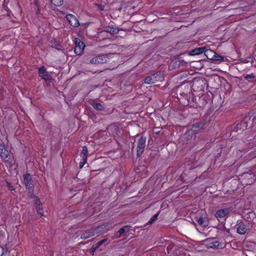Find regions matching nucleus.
Returning <instances> with one entry per match:
<instances>
[{
    "label": "nucleus",
    "mask_w": 256,
    "mask_h": 256,
    "mask_svg": "<svg viewBox=\"0 0 256 256\" xmlns=\"http://www.w3.org/2000/svg\"><path fill=\"white\" fill-rule=\"evenodd\" d=\"M164 78L163 74L160 72H158L146 78L144 82L146 84H152L158 82H162Z\"/></svg>",
    "instance_id": "nucleus-1"
},
{
    "label": "nucleus",
    "mask_w": 256,
    "mask_h": 256,
    "mask_svg": "<svg viewBox=\"0 0 256 256\" xmlns=\"http://www.w3.org/2000/svg\"><path fill=\"white\" fill-rule=\"evenodd\" d=\"M112 223H106L102 224L100 226L92 228V233L94 234V236L96 234H100L107 232L108 230L112 229L113 226Z\"/></svg>",
    "instance_id": "nucleus-2"
},
{
    "label": "nucleus",
    "mask_w": 256,
    "mask_h": 256,
    "mask_svg": "<svg viewBox=\"0 0 256 256\" xmlns=\"http://www.w3.org/2000/svg\"><path fill=\"white\" fill-rule=\"evenodd\" d=\"M0 157L5 162H9L11 159L10 155L2 142L0 143Z\"/></svg>",
    "instance_id": "nucleus-3"
},
{
    "label": "nucleus",
    "mask_w": 256,
    "mask_h": 256,
    "mask_svg": "<svg viewBox=\"0 0 256 256\" xmlns=\"http://www.w3.org/2000/svg\"><path fill=\"white\" fill-rule=\"evenodd\" d=\"M75 44L74 52L78 55H80L84 52L85 44L79 38L75 39Z\"/></svg>",
    "instance_id": "nucleus-4"
},
{
    "label": "nucleus",
    "mask_w": 256,
    "mask_h": 256,
    "mask_svg": "<svg viewBox=\"0 0 256 256\" xmlns=\"http://www.w3.org/2000/svg\"><path fill=\"white\" fill-rule=\"evenodd\" d=\"M108 59L107 55H99L92 58L90 63L93 64H104L108 61Z\"/></svg>",
    "instance_id": "nucleus-5"
},
{
    "label": "nucleus",
    "mask_w": 256,
    "mask_h": 256,
    "mask_svg": "<svg viewBox=\"0 0 256 256\" xmlns=\"http://www.w3.org/2000/svg\"><path fill=\"white\" fill-rule=\"evenodd\" d=\"M146 138L141 137L138 141L137 146V155L138 156H141L146 146Z\"/></svg>",
    "instance_id": "nucleus-6"
},
{
    "label": "nucleus",
    "mask_w": 256,
    "mask_h": 256,
    "mask_svg": "<svg viewBox=\"0 0 256 256\" xmlns=\"http://www.w3.org/2000/svg\"><path fill=\"white\" fill-rule=\"evenodd\" d=\"M66 19L70 24L74 28L78 27L80 26V23L78 19L72 14H68L66 15Z\"/></svg>",
    "instance_id": "nucleus-7"
},
{
    "label": "nucleus",
    "mask_w": 256,
    "mask_h": 256,
    "mask_svg": "<svg viewBox=\"0 0 256 256\" xmlns=\"http://www.w3.org/2000/svg\"><path fill=\"white\" fill-rule=\"evenodd\" d=\"M24 181L26 188L28 189V192L30 193L32 192H33V184H32L30 175L29 174L24 175Z\"/></svg>",
    "instance_id": "nucleus-8"
},
{
    "label": "nucleus",
    "mask_w": 256,
    "mask_h": 256,
    "mask_svg": "<svg viewBox=\"0 0 256 256\" xmlns=\"http://www.w3.org/2000/svg\"><path fill=\"white\" fill-rule=\"evenodd\" d=\"M229 212V208H226L224 209H220L216 212L215 216L218 220H220V219L226 218L228 216Z\"/></svg>",
    "instance_id": "nucleus-9"
},
{
    "label": "nucleus",
    "mask_w": 256,
    "mask_h": 256,
    "mask_svg": "<svg viewBox=\"0 0 256 256\" xmlns=\"http://www.w3.org/2000/svg\"><path fill=\"white\" fill-rule=\"evenodd\" d=\"M38 74L45 81L50 80L51 79L50 76L48 74L46 68L44 66H42L38 68Z\"/></svg>",
    "instance_id": "nucleus-10"
},
{
    "label": "nucleus",
    "mask_w": 256,
    "mask_h": 256,
    "mask_svg": "<svg viewBox=\"0 0 256 256\" xmlns=\"http://www.w3.org/2000/svg\"><path fill=\"white\" fill-rule=\"evenodd\" d=\"M205 48H206L205 46L196 48L192 50L190 52V55L195 56V55H198V54H200L202 53H204V52H205Z\"/></svg>",
    "instance_id": "nucleus-11"
},
{
    "label": "nucleus",
    "mask_w": 256,
    "mask_h": 256,
    "mask_svg": "<svg viewBox=\"0 0 256 256\" xmlns=\"http://www.w3.org/2000/svg\"><path fill=\"white\" fill-rule=\"evenodd\" d=\"M200 124H195L193 125L192 128L188 130L189 134L193 135L198 133L200 130Z\"/></svg>",
    "instance_id": "nucleus-12"
},
{
    "label": "nucleus",
    "mask_w": 256,
    "mask_h": 256,
    "mask_svg": "<svg viewBox=\"0 0 256 256\" xmlns=\"http://www.w3.org/2000/svg\"><path fill=\"white\" fill-rule=\"evenodd\" d=\"M248 230L246 226L243 224H240L238 226L236 231L240 234H244Z\"/></svg>",
    "instance_id": "nucleus-13"
},
{
    "label": "nucleus",
    "mask_w": 256,
    "mask_h": 256,
    "mask_svg": "<svg viewBox=\"0 0 256 256\" xmlns=\"http://www.w3.org/2000/svg\"><path fill=\"white\" fill-rule=\"evenodd\" d=\"M204 54L208 59L211 60V58L214 57V56L215 52L211 50L208 49L206 48Z\"/></svg>",
    "instance_id": "nucleus-14"
},
{
    "label": "nucleus",
    "mask_w": 256,
    "mask_h": 256,
    "mask_svg": "<svg viewBox=\"0 0 256 256\" xmlns=\"http://www.w3.org/2000/svg\"><path fill=\"white\" fill-rule=\"evenodd\" d=\"M94 236V234L92 233V230L84 232L81 235V238L82 239H87L90 237Z\"/></svg>",
    "instance_id": "nucleus-15"
},
{
    "label": "nucleus",
    "mask_w": 256,
    "mask_h": 256,
    "mask_svg": "<svg viewBox=\"0 0 256 256\" xmlns=\"http://www.w3.org/2000/svg\"><path fill=\"white\" fill-rule=\"evenodd\" d=\"M88 153V152L87 148L85 146H82V150L80 153V156L82 157V159L87 160Z\"/></svg>",
    "instance_id": "nucleus-16"
},
{
    "label": "nucleus",
    "mask_w": 256,
    "mask_h": 256,
    "mask_svg": "<svg viewBox=\"0 0 256 256\" xmlns=\"http://www.w3.org/2000/svg\"><path fill=\"white\" fill-rule=\"evenodd\" d=\"M198 224L202 226L205 227L207 226L206 218L202 216H200L197 221Z\"/></svg>",
    "instance_id": "nucleus-17"
},
{
    "label": "nucleus",
    "mask_w": 256,
    "mask_h": 256,
    "mask_svg": "<svg viewBox=\"0 0 256 256\" xmlns=\"http://www.w3.org/2000/svg\"><path fill=\"white\" fill-rule=\"evenodd\" d=\"M129 230L130 228L128 226H124V227L120 228L118 230L119 235L118 236V238H120L123 234L127 232Z\"/></svg>",
    "instance_id": "nucleus-18"
},
{
    "label": "nucleus",
    "mask_w": 256,
    "mask_h": 256,
    "mask_svg": "<svg viewBox=\"0 0 256 256\" xmlns=\"http://www.w3.org/2000/svg\"><path fill=\"white\" fill-rule=\"evenodd\" d=\"M211 60L214 61L223 62L224 60V58L215 52L214 56V57L211 58Z\"/></svg>",
    "instance_id": "nucleus-19"
},
{
    "label": "nucleus",
    "mask_w": 256,
    "mask_h": 256,
    "mask_svg": "<svg viewBox=\"0 0 256 256\" xmlns=\"http://www.w3.org/2000/svg\"><path fill=\"white\" fill-rule=\"evenodd\" d=\"M92 106L96 110H101L104 108V106L100 103L93 102L92 104Z\"/></svg>",
    "instance_id": "nucleus-20"
},
{
    "label": "nucleus",
    "mask_w": 256,
    "mask_h": 256,
    "mask_svg": "<svg viewBox=\"0 0 256 256\" xmlns=\"http://www.w3.org/2000/svg\"><path fill=\"white\" fill-rule=\"evenodd\" d=\"M244 78L246 80L252 82V80L255 78V76L254 74L252 73L250 74H247L244 76Z\"/></svg>",
    "instance_id": "nucleus-21"
},
{
    "label": "nucleus",
    "mask_w": 256,
    "mask_h": 256,
    "mask_svg": "<svg viewBox=\"0 0 256 256\" xmlns=\"http://www.w3.org/2000/svg\"><path fill=\"white\" fill-rule=\"evenodd\" d=\"M106 31L112 34H116L118 32V30L112 27L108 26Z\"/></svg>",
    "instance_id": "nucleus-22"
},
{
    "label": "nucleus",
    "mask_w": 256,
    "mask_h": 256,
    "mask_svg": "<svg viewBox=\"0 0 256 256\" xmlns=\"http://www.w3.org/2000/svg\"><path fill=\"white\" fill-rule=\"evenodd\" d=\"M36 208L37 211V213L40 216H44V212L42 210V208L40 206H36Z\"/></svg>",
    "instance_id": "nucleus-23"
},
{
    "label": "nucleus",
    "mask_w": 256,
    "mask_h": 256,
    "mask_svg": "<svg viewBox=\"0 0 256 256\" xmlns=\"http://www.w3.org/2000/svg\"><path fill=\"white\" fill-rule=\"evenodd\" d=\"M52 3L56 6H60L63 3V0H51Z\"/></svg>",
    "instance_id": "nucleus-24"
},
{
    "label": "nucleus",
    "mask_w": 256,
    "mask_h": 256,
    "mask_svg": "<svg viewBox=\"0 0 256 256\" xmlns=\"http://www.w3.org/2000/svg\"><path fill=\"white\" fill-rule=\"evenodd\" d=\"M158 214L157 213V214H154L150 218V220H149V221L147 222V224H152L154 221H155L157 218H158Z\"/></svg>",
    "instance_id": "nucleus-25"
},
{
    "label": "nucleus",
    "mask_w": 256,
    "mask_h": 256,
    "mask_svg": "<svg viewBox=\"0 0 256 256\" xmlns=\"http://www.w3.org/2000/svg\"><path fill=\"white\" fill-rule=\"evenodd\" d=\"M107 240V239H104L98 242H97L94 247V250L98 248L104 242H105Z\"/></svg>",
    "instance_id": "nucleus-26"
},
{
    "label": "nucleus",
    "mask_w": 256,
    "mask_h": 256,
    "mask_svg": "<svg viewBox=\"0 0 256 256\" xmlns=\"http://www.w3.org/2000/svg\"><path fill=\"white\" fill-rule=\"evenodd\" d=\"M220 246V242L218 241H215L210 243V247L211 248H217Z\"/></svg>",
    "instance_id": "nucleus-27"
},
{
    "label": "nucleus",
    "mask_w": 256,
    "mask_h": 256,
    "mask_svg": "<svg viewBox=\"0 0 256 256\" xmlns=\"http://www.w3.org/2000/svg\"><path fill=\"white\" fill-rule=\"evenodd\" d=\"M86 160H87L82 159L79 164V166L80 168H82L84 166L86 162Z\"/></svg>",
    "instance_id": "nucleus-28"
},
{
    "label": "nucleus",
    "mask_w": 256,
    "mask_h": 256,
    "mask_svg": "<svg viewBox=\"0 0 256 256\" xmlns=\"http://www.w3.org/2000/svg\"><path fill=\"white\" fill-rule=\"evenodd\" d=\"M34 203L36 205V206H40V201L39 199L38 198L36 197L34 198Z\"/></svg>",
    "instance_id": "nucleus-29"
},
{
    "label": "nucleus",
    "mask_w": 256,
    "mask_h": 256,
    "mask_svg": "<svg viewBox=\"0 0 256 256\" xmlns=\"http://www.w3.org/2000/svg\"><path fill=\"white\" fill-rule=\"evenodd\" d=\"M7 184H8V188L10 190L12 191V190H14V187L10 183L7 182Z\"/></svg>",
    "instance_id": "nucleus-30"
},
{
    "label": "nucleus",
    "mask_w": 256,
    "mask_h": 256,
    "mask_svg": "<svg viewBox=\"0 0 256 256\" xmlns=\"http://www.w3.org/2000/svg\"><path fill=\"white\" fill-rule=\"evenodd\" d=\"M96 6H98V8L100 10H104V6L103 5L100 4H96Z\"/></svg>",
    "instance_id": "nucleus-31"
},
{
    "label": "nucleus",
    "mask_w": 256,
    "mask_h": 256,
    "mask_svg": "<svg viewBox=\"0 0 256 256\" xmlns=\"http://www.w3.org/2000/svg\"><path fill=\"white\" fill-rule=\"evenodd\" d=\"M0 251L1 252V254L0 256H2V255L4 254V248L2 247H0Z\"/></svg>",
    "instance_id": "nucleus-32"
}]
</instances>
